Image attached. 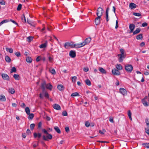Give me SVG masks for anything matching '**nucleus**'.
Returning a JSON list of instances; mask_svg holds the SVG:
<instances>
[{"instance_id":"nucleus-1","label":"nucleus","mask_w":149,"mask_h":149,"mask_svg":"<svg viewBox=\"0 0 149 149\" xmlns=\"http://www.w3.org/2000/svg\"><path fill=\"white\" fill-rule=\"evenodd\" d=\"M79 44H74L72 42H66L65 43L64 47L66 49H68L70 47L72 48H79Z\"/></svg>"},{"instance_id":"nucleus-2","label":"nucleus","mask_w":149,"mask_h":149,"mask_svg":"<svg viewBox=\"0 0 149 149\" xmlns=\"http://www.w3.org/2000/svg\"><path fill=\"white\" fill-rule=\"evenodd\" d=\"M42 131L45 134H46V135L45 136L44 135L43 136V139L45 141H47L48 139H52V136L51 134L48 133L47 131L45 129H43L42 130Z\"/></svg>"},{"instance_id":"nucleus-3","label":"nucleus","mask_w":149,"mask_h":149,"mask_svg":"<svg viewBox=\"0 0 149 149\" xmlns=\"http://www.w3.org/2000/svg\"><path fill=\"white\" fill-rule=\"evenodd\" d=\"M91 38H88L85 39L84 41L82 42L79 43L80 48L84 46V45L88 44L91 41Z\"/></svg>"},{"instance_id":"nucleus-4","label":"nucleus","mask_w":149,"mask_h":149,"mask_svg":"<svg viewBox=\"0 0 149 149\" xmlns=\"http://www.w3.org/2000/svg\"><path fill=\"white\" fill-rule=\"evenodd\" d=\"M133 69V66L131 64H127L125 66V69L127 72H131Z\"/></svg>"},{"instance_id":"nucleus-5","label":"nucleus","mask_w":149,"mask_h":149,"mask_svg":"<svg viewBox=\"0 0 149 149\" xmlns=\"http://www.w3.org/2000/svg\"><path fill=\"white\" fill-rule=\"evenodd\" d=\"M103 11L104 10L102 8H98L97 9L96 13L97 16H99L101 17V16L102 15Z\"/></svg>"},{"instance_id":"nucleus-6","label":"nucleus","mask_w":149,"mask_h":149,"mask_svg":"<svg viewBox=\"0 0 149 149\" xmlns=\"http://www.w3.org/2000/svg\"><path fill=\"white\" fill-rule=\"evenodd\" d=\"M46 83L45 81H44L41 84V88L42 89V93L45 92L46 90Z\"/></svg>"},{"instance_id":"nucleus-7","label":"nucleus","mask_w":149,"mask_h":149,"mask_svg":"<svg viewBox=\"0 0 149 149\" xmlns=\"http://www.w3.org/2000/svg\"><path fill=\"white\" fill-rule=\"evenodd\" d=\"M112 72L113 74L115 75H119L120 74V71L115 68L112 70Z\"/></svg>"},{"instance_id":"nucleus-8","label":"nucleus","mask_w":149,"mask_h":149,"mask_svg":"<svg viewBox=\"0 0 149 149\" xmlns=\"http://www.w3.org/2000/svg\"><path fill=\"white\" fill-rule=\"evenodd\" d=\"M101 19V17L97 16V17H96L95 20V23L96 25H97L100 24V20Z\"/></svg>"},{"instance_id":"nucleus-9","label":"nucleus","mask_w":149,"mask_h":149,"mask_svg":"<svg viewBox=\"0 0 149 149\" xmlns=\"http://www.w3.org/2000/svg\"><path fill=\"white\" fill-rule=\"evenodd\" d=\"M1 76L2 78L4 80L9 81L10 78L8 75L6 74L2 73Z\"/></svg>"},{"instance_id":"nucleus-10","label":"nucleus","mask_w":149,"mask_h":149,"mask_svg":"<svg viewBox=\"0 0 149 149\" xmlns=\"http://www.w3.org/2000/svg\"><path fill=\"white\" fill-rule=\"evenodd\" d=\"M118 56L119 57L118 58L119 61L120 62H122L123 61V59L125 58L126 55L118 54Z\"/></svg>"},{"instance_id":"nucleus-11","label":"nucleus","mask_w":149,"mask_h":149,"mask_svg":"<svg viewBox=\"0 0 149 149\" xmlns=\"http://www.w3.org/2000/svg\"><path fill=\"white\" fill-rule=\"evenodd\" d=\"M69 56L72 58H74L76 56V52L75 51L71 50L69 52Z\"/></svg>"},{"instance_id":"nucleus-12","label":"nucleus","mask_w":149,"mask_h":149,"mask_svg":"<svg viewBox=\"0 0 149 149\" xmlns=\"http://www.w3.org/2000/svg\"><path fill=\"white\" fill-rule=\"evenodd\" d=\"M53 108L56 110H60L61 109V107L60 106L57 104H53Z\"/></svg>"},{"instance_id":"nucleus-13","label":"nucleus","mask_w":149,"mask_h":149,"mask_svg":"<svg viewBox=\"0 0 149 149\" xmlns=\"http://www.w3.org/2000/svg\"><path fill=\"white\" fill-rule=\"evenodd\" d=\"M129 28L130 29V33L134 31L135 28V25L134 24H130L129 26Z\"/></svg>"},{"instance_id":"nucleus-14","label":"nucleus","mask_w":149,"mask_h":149,"mask_svg":"<svg viewBox=\"0 0 149 149\" xmlns=\"http://www.w3.org/2000/svg\"><path fill=\"white\" fill-rule=\"evenodd\" d=\"M109 10V7L107 8L106 10V19L107 22H108L109 21L108 12Z\"/></svg>"},{"instance_id":"nucleus-15","label":"nucleus","mask_w":149,"mask_h":149,"mask_svg":"<svg viewBox=\"0 0 149 149\" xmlns=\"http://www.w3.org/2000/svg\"><path fill=\"white\" fill-rule=\"evenodd\" d=\"M120 92L123 95H125L127 94L126 91L123 88H120Z\"/></svg>"},{"instance_id":"nucleus-16","label":"nucleus","mask_w":149,"mask_h":149,"mask_svg":"<svg viewBox=\"0 0 149 149\" xmlns=\"http://www.w3.org/2000/svg\"><path fill=\"white\" fill-rule=\"evenodd\" d=\"M58 89L61 91H62L64 89V87L61 84H60L58 85Z\"/></svg>"},{"instance_id":"nucleus-17","label":"nucleus","mask_w":149,"mask_h":149,"mask_svg":"<svg viewBox=\"0 0 149 149\" xmlns=\"http://www.w3.org/2000/svg\"><path fill=\"white\" fill-rule=\"evenodd\" d=\"M41 136V134L40 133H38V134L36 133H34L33 134V136L34 138H36L38 137V138L40 139Z\"/></svg>"},{"instance_id":"nucleus-18","label":"nucleus","mask_w":149,"mask_h":149,"mask_svg":"<svg viewBox=\"0 0 149 149\" xmlns=\"http://www.w3.org/2000/svg\"><path fill=\"white\" fill-rule=\"evenodd\" d=\"M26 61L28 63H30L32 62V59L31 57L28 56L26 58Z\"/></svg>"},{"instance_id":"nucleus-19","label":"nucleus","mask_w":149,"mask_h":149,"mask_svg":"<svg viewBox=\"0 0 149 149\" xmlns=\"http://www.w3.org/2000/svg\"><path fill=\"white\" fill-rule=\"evenodd\" d=\"M116 67L117 68V70H121L123 69L122 66L120 64H117L116 65Z\"/></svg>"},{"instance_id":"nucleus-20","label":"nucleus","mask_w":149,"mask_h":149,"mask_svg":"<svg viewBox=\"0 0 149 149\" xmlns=\"http://www.w3.org/2000/svg\"><path fill=\"white\" fill-rule=\"evenodd\" d=\"M52 86L50 84H46V88L51 91L52 88Z\"/></svg>"},{"instance_id":"nucleus-21","label":"nucleus","mask_w":149,"mask_h":149,"mask_svg":"<svg viewBox=\"0 0 149 149\" xmlns=\"http://www.w3.org/2000/svg\"><path fill=\"white\" fill-rule=\"evenodd\" d=\"M136 7V5L133 3H131L130 4V7L131 9H134Z\"/></svg>"},{"instance_id":"nucleus-22","label":"nucleus","mask_w":149,"mask_h":149,"mask_svg":"<svg viewBox=\"0 0 149 149\" xmlns=\"http://www.w3.org/2000/svg\"><path fill=\"white\" fill-rule=\"evenodd\" d=\"M99 70L102 73V74H106V71L104 69L102 68L101 67H99Z\"/></svg>"},{"instance_id":"nucleus-23","label":"nucleus","mask_w":149,"mask_h":149,"mask_svg":"<svg viewBox=\"0 0 149 149\" xmlns=\"http://www.w3.org/2000/svg\"><path fill=\"white\" fill-rule=\"evenodd\" d=\"M141 31V29L139 28H137L136 30L133 32V35L139 33Z\"/></svg>"},{"instance_id":"nucleus-24","label":"nucleus","mask_w":149,"mask_h":149,"mask_svg":"<svg viewBox=\"0 0 149 149\" xmlns=\"http://www.w3.org/2000/svg\"><path fill=\"white\" fill-rule=\"evenodd\" d=\"M6 100V98L4 95H0V100L1 101L4 102Z\"/></svg>"},{"instance_id":"nucleus-25","label":"nucleus","mask_w":149,"mask_h":149,"mask_svg":"<svg viewBox=\"0 0 149 149\" xmlns=\"http://www.w3.org/2000/svg\"><path fill=\"white\" fill-rule=\"evenodd\" d=\"M47 41H46L45 43H43L41 45L39 46V47L40 48H45L46 47L47 45Z\"/></svg>"},{"instance_id":"nucleus-26","label":"nucleus","mask_w":149,"mask_h":149,"mask_svg":"<svg viewBox=\"0 0 149 149\" xmlns=\"http://www.w3.org/2000/svg\"><path fill=\"white\" fill-rule=\"evenodd\" d=\"M8 91L9 93H10L11 94H13L15 92V90L13 88H9Z\"/></svg>"},{"instance_id":"nucleus-27","label":"nucleus","mask_w":149,"mask_h":149,"mask_svg":"<svg viewBox=\"0 0 149 149\" xmlns=\"http://www.w3.org/2000/svg\"><path fill=\"white\" fill-rule=\"evenodd\" d=\"M5 59L7 62L10 63V58L8 56H5Z\"/></svg>"},{"instance_id":"nucleus-28","label":"nucleus","mask_w":149,"mask_h":149,"mask_svg":"<svg viewBox=\"0 0 149 149\" xmlns=\"http://www.w3.org/2000/svg\"><path fill=\"white\" fill-rule=\"evenodd\" d=\"M54 128L55 130L59 134H60L61 133V130L57 126H55L54 127Z\"/></svg>"},{"instance_id":"nucleus-29","label":"nucleus","mask_w":149,"mask_h":149,"mask_svg":"<svg viewBox=\"0 0 149 149\" xmlns=\"http://www.w3.org/2000/svg\"><path fill=\"white\" fill-rule=\"evenodd\" d=\"M6 49L7 52H9L10 53H13V50L12 48H8V47H6Z\"/></svg>"},{"instance_id":"nucleus-30","label":"nucleus","mask_w":149,"mask_h":149,"mask_svg":"<svg viewBox=\"0 0 149 149\" xmlns=\"http://www.w3.org/2000/svg\"><path fill=\"white\" fill-rule=\"evenodd\" d=\"M127 114L130 119V120H132V119L131 117L132 113L130 110H128V111Z\"/></svg>"},{"instance_id":"nucleus-31","label":"nucleus","mask_w":149,"mask_h":149,"mask_svg":"<svg viewBox=\"0 0 149 149\" xmlns=\"http://www.w3.org/2000/svg\"><path fill=\"white\" fill-rule=\"evenodd\" d=\"M25 112L26 114L29 115L30 113V110L29 107H26L25 109Z\"/></svg>"},{"instance_id":"nucleus-32","label":"nucleus","mask_w":149,"mask_h":149,"mask_svg":"<svg viewBox=\"0 0 149 149\" xmlns=\"http://www.w3.org/2000/svg\"><path fill=\"white\" fill-rule=\"evenodd\" d=\"M85 83L86 85L90 86L91 85V82L89 79H86L85 81Z\"/></svg>"},{"instance_id":"nucleus-33","label":"nucleus","mask_w":149,"mask_h":149,"mask_svg":"<svg viewBox=\"0 0 149 149\" xmlns=\"http://www.w3.org/2000/svg\"><path fill=\"white\" fill-rule=\"evenodd\" d=\"M49 71L51 74H56V71L54 69H49Z\"/></svg>"},{"instance_id":"nucleus-34","label":"nucleus","mask_w":149,"mask_h":149,"mask_svg":"<svg viewBox=\"0 0 149 149\" xmlns=\"http://www.w3.org/2000/svg\"><path fill=\"white\" fill-rule=\"evenodd\" d=\"M27 22L28 24L34 26H35V24L33 22L29 20H28V19H27Z\"/></svg>"},{"instance_id":"nucleus-35","label":"nucleus","mask_w":149,"mask_h":149,"mask_svg":"<svg viewBox=\"0 0 149 149\" xmlns=\"http://www.w3.org/2000/svg\"><path fill=\"white\" fill-rule=\"evenodd\" d=\"M79 94L77 92L73 93L71 95V96L72 97H75L77 96H79Z\"/></svg>"},{"instance_id":"nucleus-36","label":"nucleus","mask_w":149,"mask_h":149,"mask_svg":"<svg viewBox=\"0 0 149 149\" xmlns=\"http://www.w3.org/2000/svg\"><path fill=\"white\" fill-rule=\"evenodd\" d=\"M33 37L31 36H29L27 38V41L30 42H31L33 39Z\"/></svg>"},{"instance_id":"nucleus-37","label":"nucleus","mask_w":149,"mask_h":149,"mask_svg":"<svg viewBox=\"0 0 149 149\" xmlns=\"http://www.w3.org/2000/svg\"><path fill=\"white\" fill-rule=\"evenodd\" d=\"M16 71V68L15 67H13L10 70V73H11L13 72H15Z\"/></svg>"},{"instance_id":"nucleus-38","label":"nucleus","mask_w":149,"mask_h":149,"mask_svg":"<svg viewBox=\"0 0 149 149\" xmlns=\"http://www.w3.org/2000/svg\"><path fill=\"white\" fill-rule=\"evenodd\" d=\"M143 38L142 34H140L139 35H138L136 36V38L138 40H139L140 39H142Z\"/></svg>"},{"instance_id":"nucleus-39","label":"nucleus","mask_w":149,"mask_h":149,"mask_svg":"<svg viewBox=\"0 0 149 149\" xmlns=\"http://www.w3.org/2000/svg\"><path fill=\"white\" fill-rule=\"evenodd\" d=\"M142 145H143L144 147L147 148H149V143H143L142 144Z\"/></svg>"},{"instance_id":"nucleus-40","label":"nucleus","mask_w":149,"mask_h":149,"mask_svg":"<svg viewBox=\"0 0 149 149\" xmlns=\"http://www.w3.org/2000/svg\"><path fill=\"white\" fill-rule=\"evenodd\" d=\"M9 22V20L8 19H5L2 21L0 23V26H1L3 24L5 23H7Z\"/></svg>"},{"instance_id":"nucleus-41","label":"nucleus","mask_w":149,"mask_h":149,"mask_svg":"<svg viewBox=\"0 0 149 149\" xmlns=\"http://www.w3.org/2000/svg\"><path fill=\"white\" fill-rule=\"evenodd\" d=\"M145 122L148 127H149V119L146 118L145 120Z\"/></svg>"},{"instance_id":"nucleus-42","label":"nucleus","mask_w":149,"mask_h":149,"mask_svg":"<svg viewBox=\"0 0 149 149\" xmlns=\"http://www.w3.org/2000/svg\"><path fill=\"white\" fill-rule=\"evenodd\" d=\"M13 77L14 79L16 80H19V75L18 74H14L13 75Z\"/></svg>"},{"instance_id":"nucleus-43","label":"nucleus","mask_w":149,"mask_h":149,"mask_svg":"<svg viewBox=\"0 0 149 149\" xmlns=\"http://www.w3.org/2000/svg\"><path fill=\"white\" fill-rule=\"evenodd\" d=\"M143 103V104L145 106H148V102L145 101V100H144V99L142 100Z\"/></svg>"},{"instance_id":"nucleus-44","label":"nucleus","mask_w":149,"mask_h":149,"mask_svg":"<svg viewBox=\"0 0 149 149\" xmlns=\"http://www.w3.org/2000/svg\"><path fill=\"white\" fill-rule=\"evenodd\" d=\"M22 19V21L24 22H26V20L24 14H23L21 17Z\"/></svg>"},{"instance_id":"nucleus-45","label":"nucleus","mask_w":149,"mask_h":149,"mask_svg":"<svg viewBox=\"0 0 149 149\" xmlns=\"http://www.w3.org/2000/svg\"><path fill=\"white\" fill-rule=\"evenodd\" d=\"M28 118L29 119H32L34 117V114L33 113H31L29 115Z\"/></svg>"},{"instance_id":"nucleus-46","label":"nucleus","mask_w":149,"mask_h":149,"mask_svg":"<svg viewBox=\"0 0 149 149\" xmlns=\"http://www.w3.org/2000/svg\"><path fill=\"white\" fill-rule=\"evenodd\" d=\"M35 124L34 123L31 124L30 125V128L31 130H33L34 129V127L35 126Z\"/></svg>"},{"instance_id":"nucleus-47","label":"nucleus","mask_w":149,"mask_h":149,"mask_svg":"<svg viewBox=\"0 0 149 149\" xmlns=\"http://www.w3.org/2000/svg\"><path fill=\"white\" fill-rule=\"evenodd\" d=\"M133 15L134 16L138 17H140L141 16V14L140 13H133Z\"/></svg>"},{"instance_id":"nucleus-48","label":"nucleus","mask_w":149,"mask_h":149,"mask_svg":"<svg viewBox=\"0 0 149 149\" xmlns=\"http://www.w3.org/2000/svg\"><path fill=\"white\" fill-rule=\"evenodd\" d=\"M77 79V77L76 76H74L72 77V81L73 82H75L76 81Z\"/></svg>"},{"instance_id":"nucleus-49","label":"nucleus","mask_w":149,"mask_h":149,"mask_svg":"<svg viewBox=\"0 0 149 149\" xmlns=\"http://www.w3.org/2000/svg\"><path fill=\"white\" fill-rule=\"evenodd\" d=\"M22 7V5L21 4H19L17 8V10L18 11H19L21 10Z\"/></svg>"},{"instance_id":"nucleus-50","label":"nucleus","mask_w":149,"mask_h":149,"mask_svg":"<svg viewBox=\"0 0 149 149\" xmlns=\"http://www.w3.org/2000/svg\"><path fill=\"white\" fill-rule=\"evenodd\" d=\"M15 54L18 57H19L21 55L20 53L19 52H15Z\"/></svg>"},{"instance_id":"nucleus-51","label":"nucleus","mask_w":149,"mask_h":149,"mask_svg":"<svg viewBox=\"0 0 149 149\" xmlns=\"http://www.w3.org/2000/svg\"><path fill=\"white\" fill-rule=\"evenodd\" d=\"M120 51L121 53V54H122V55H125L124 54L125 53V51L123 49H120Z\"/></svg>"},{"instance_id":"nucleus-52","label":"nucleus","mask_w":149,"mask_h":149,"mask_svg":"<svg viewBox=\"0 0 149 149\" xmlns=\"http://www.w3.org/2000/svg\"><path fill=\"white\" fill-rule=\"evenodd\" d=\"M44 93H45V97L47 98H49V95L48 93L46 92V91L45 92H44Z\"/></svg>"},{"instance_id":"nucleus-53","label":"nucleus","mask_w":149,"mask_h":149,"mask_svg":"<svg viewBox=\"0 0 149 149\" xmlns=\"http://www.w3.org/2000/svg\"><path fill=\"white\" fill-rule=\"evenodd\" d=\"M106 132V130L104 129H103L102 130V131L101 130H99V133L102 134H104Z\"/></svg>"},{"instance_id":"nucleus-54","label":"nucleus","mask_w":149,"mask_h":149,"mask_svg":"<svg viewBox=\"0 0 149 149\" xmlns=\"http://www.w3.org/2000/svg\"><path fill=\"white\" fill-rule=\"evenodd\" d=\"M145 132L148 135H149V128H146L145 129Z\"/></svg>"},{"instance_id":"nucleus-55","label":"nucleus","mask_w":149,"mask_h":149,"mask_svg":"<svg viewBox=\"0 0 149 149\" xmlns=\"http://www.w3.org/2000/svg\"><path fill=\"white\" fill-rule=\"evenodd\" d=\"M62 115L64 116H66L68 114L66 111H64L62 113Z\"/></svg>"},{"instance_id":"nucleus-56","label":"nucleus","mask_w":149,"mask_h":149,"mask_svg":"<svg viewBox=\"0 0 149 149\" xmlns=\"http://www.w3.org/2000/svg\"><path fill=\"white\" fill-rule=\"evenodd\" d=\"M42 123L41 122H39L38 124V128L40 129L41 127Z\"/></svg>"},{"instance_id":"nucleus-57","label":"nucleus","mask_w":149,"mask_h":149,"mask_svg":"<svg viewBox=\"0 0 149 149\" xmlns=\"http://www.w3.org/2000/svg\"><path fill=\"white\" fill-rule=\"evenodd\" d=\"M41 59V56H38L36 58V61L37 62H38Z\"/></svg>"},{"instance_id":"nucleus-58","label":"nucleus","mask_w":149,"mask_h":149,"mask_svg":"<svg viewBox=\"0 0 149 149\" xmlns=\"http://www.w3.org/2000/svg\"><path fill=\"white\" fill-rule=\"evenodd\" d=\"M26 133L28 135H30L31 134V132L29 129H28L26 130Z\"/></svg>"},{"instance_id":"nucleus-59","label":"nucleus","mask_w":149,"mask_h":149,"mask_svg":"<svg viewBox=\"0 0 149 149\" xmlns=\"http://www.w3.org/2000/svg\"><path fill=\"white\" fill-rule=\"evenodd\" d=\"M0 3L2 5H4L5 4V2L3 0H1L0 2Z\"/></svg>"},{"instance_id":"nucleus-60","label":"nucleus","mask_w":149,"mask_h":149,"mask_svg":"<svg viewBox=\"0 0 149 149\" xmlns=\"http://www.w3.org/2000/svg\"><path fill=\"white\" fill-rule=\"evenodd\" d=\"M85 125L86 127H88L90 126V124L89 122L87 121L86 122Z\"/></svg>"},{"instance_id":"nucleus-61","label":"nucleus","mask_w":149,"mask_h":149,"mask_svg":"<svg viewBox=\"0 0 149 149\" xmlns=\"http://www.w3.org/2000/svg\"><path fill=\"white\" fill-rule=\"evenodd\" d=\"M65 131L67 132L68 133L70 132V130H69V127H65Z\"/></svg>"},{"instance_id":"nucleus-62","label":"nucleus","mask_w":149,"mask_h":149,"mask_svg":"<svg viewBox=\"0 0 149 149\" xmlns=\"http://www.w3.org/2000/svg\"><path fill=\"white\" fill-rule=\"evenodd\" d=\"M48 58L49 61L52 62L53 61V58L51 56H49Z\"/></svg>"},{"instance_id":"nucleus-63","label":"nucleus","mask_w":149,"mask_h":149,"mask_svg":"<svg viewBox=\"0 0 149 149\" xmlns=\"http://www.w3.org/2000/svg\"><path fill=\"white\" fill-rule=\"evenodd\" d=\"M83 70L86 72H88L89 70V69L88 68H84L83 69Z\"/></svg>"},{"instance_id":"nucleus-64","label":"nucleus","mask_w":149,"mask_h":149,"mask_svg":"<svg viewBox=\"0 0 149 149\" xmlns=\"http://www.w3.org/2000/svg\"><path fill=\"white\" fill-rule=\"evenodd\" d=\"M20 105L23 108H24L25 106V104L24 103H22Z\"/></svg>"}]
</instances>
